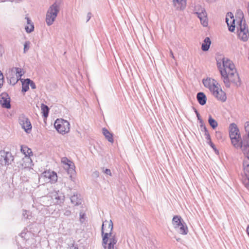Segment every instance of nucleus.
I'll return each instance as SVG.
<instances>
[{
    "label": "nucleus",
    "instance_id": "nucleus-8",
    "mask_svg": "<svg viewBox=\"0 0 249 249\" xmlns=\"http://www.w3.org/2000/svg\"><path fill=\"white\" fill-rule=\"evenodd\" d=\"M13 160L14 157L11 153L3 150L0 151V163L1 164L9 165Z\"/></svg>",
    "mask_w": 249,
    "mask_h": 249
},
{
    "label": "nucleus",
    "instance_id": "nucleus-31",
    "mask_svg": "<svg viewBox=\"0 0 249 249\" xmlns=\"http://www.w3.org/2000/svg\"><path fill=\"white\" fill-rule=\"evenodd\" d=\"M176 230L178 233L183 235H186L188 232V229L186 224L182 225L180 226V227H179Z\"/></svg>",
    "mask_w": 249,
    "mask_h": 249
},
{
    "label": "nucleus",
    "instance_id": "nucleus-14",
    "mask_svg": "<svg viewBox=\"0 0 249 249\" xmlns=\"http://www.w3.org/2000/svg\"><path fill=\"white\" fill-rule=\"evenodd\" d=\"M212 93L217 99L222 102H225L227 97L226 93L218 86L213 90Z\"/></svg>",
    "mask_w": 249,
    "mask_h": 249
},
{
    "label": "nucleus",
    "instance_id": "nucleus-6",
    "mask_svg": "<svg viewBox=\"0 0 249 249\" xmlns=\"http://www.w3.org/2000/svg\"><path fill=\"white\" fill-rule=\"evenodd\" d=\"M57 179V176L55 173L51 171H45L43 172L40 177L39 180L42 181L48 182H55Z\"/></svg>",
    "mask_w": 249,
    "mask_h": 249
},
{
    "label": "nucleus",
    "instance_id": "nucleus-24",
    "mask_svg": "<svg viewBox=\"0 0 249 249\" xmlns=\"http://www.w3.org/2000/svg\"><path fill=\"white\" fill-rule=\"evenodd\" d=\"M25 19H26L27 21V25L25 27L26 31L28 33L32 32L34 29V25L33 23L28 17H26Z\"/></svg>",
    "mask_w": 249,
    "mask_h": 249
},
{
    "label": "nucleus",
    "instance_id": "nucleus-50",
    "mask_svg": "<svg viewBox=\"0 0 249 249\" xmlns=\"http://www.w3.org/2000/svg\"><path fill=\"white\" fill-rule=\"evenodd\" d=\"M217 134H218V135H221L220 133H217Z\"/></svg>",
    "mask_w": 249,
    "mask_h": 249
},
{
    "label": "nucleus",
    "instance_id": "nucleus-4",
    "mask_svg": "<svg viewBox=\"0 0 249 249\" xmlns=\"http://www.w3.org/2000/svg\"><path fill=\"white\" fill-rule=\"evenodd\" d=\"M59 4L54 2L48 9L46 15V22L48 26L52 25L59 12Z\"/></svg>",
    "mask_w": 249,
    "mask_h": 249
},
{
    "label": "nucleus",
    "instance_id": "nucleus-5",
    "mask_svg": "<svg viewBox=\"0 0 249 249\" xmlns=\"http://www.w3.org/2000/svg\"><path fill=\"white\" fill-rule=\"evenodd\" d=\"M54 126L60 133H68L70 130L69 123L63 119H57L54 122Z\"/></svg>",
    "mask_w": 249,
    "mask_h": 249
},
{
    "label": "nucleus",
    "instance_id": "nucleus-20",
    "mask_svg": "<svg viewBox=\"0 0 249 249\" xmlns=\"http://www.w3.org/2000/svg\"><path fill=\"white\" fill-rule=\"evenodd\" d=\"M174 6L177 9L182 10L184 9L186 4V0H173Z\"/></svg>",
    "mask_w": 249,
    "mask_h": 249
},
{
    "label": "nucleus",
    "instance_id": "nucleus-9",
    "mask_svg": "<svg viewBox=\"0 0 249 249\" xmlns=\"http://www.w3.org/2000/svg\"><path fill=\"white\" fill-rule=\"evenodd\" d=\"M53 203L60 205L65 200V196L59 191H53L50 193Z\"/></svg>",
    "mask_w": 249,
    "mask_h": 249
},
{
    "label": "nucleus",
    "instance_id": "nucleus-38",
    "mask_svg": "<svg viewBox=\"0 0 249 249\" xmlns=\"http://www.w3.org/2000/svg\"><path fill=\"white\" fill-rule=\"evenodd\" d=\"M30 42L26 41L24 44V52L25 53L27 50H28L29 48Z\"/></svg>",
    "mask_w": 249,
    "mask_h": 249
},
{
    "label": "nucleus",
    "instance_id": "nucleus-37",
    "mask_svg": "<svg viewBox=\"0 0 249 249\" xmlns=\"http://www.w3.org/2000/svg\"><path fill=\"white\" fill-rule=\"evenodd\" d=\"M3 82H4L3 75L2 73V72H1V71H0V88H1V87L2 86V85L3 84Z\"/></svg>",
    "mask_w": 249,
    "mask_h": 249
},
{
    "label": "nucleus",
    "instance_id": "nucleus-25",
    "mask_svg": "<svg viewBox=\"0 0 249 249\" xmlns=\"http://www.w3.org/2000/svg\"><path fill=\"white\" fill-rule=\"evenodd\" d=\"M211 41L209 37H206L202 44L201 49L203 51H207L209 50Z\"/></svg>",
    "mask_w": 249,
    "mask_h": 249
},
{
    "label": "nucleus",
    "instance_id": "nucleus-13",
    "mask_svg": "<svg viewBox=\"0 0 249 249\" xmlns=\"http://www.w3.org/2000/svg\"><path fill=\"white\" fill-rule=\"evenodd\" d=\"M201 12H196L194 13L199 18L202 25L206 27L208 25V18L207 13L204 8H200Z\"/></svg>",
    "mask_w": 249,
    "mask_h": 249
},
{
    "label": "nucleus",
    "instance_id": "nucleus-2",
    "mask_svg": "<svg viewBox=\"0 0 249 249\" xmlns=\"http://www.w3.org/2000/svg\"><path fill=\"white\" fill-rule=\"evenodd\" d=\"M113 223L111 220H106L102 226V246L104 249H118L116 244L118 239L112 232Z\"/></svg>",
    "mask_w": 249,
    "mask_h": 249
},
{
    "label": "nucleus",
    "instance_id": "nucleus-1",
    "mask_svg": "<svg viewBox=\"0 0 249 249\" xmlns=\"http://www.w3.org/2000/svg\"><path fill=\"white\" fill-rule=\"evenodd\" d=\"M222 62V67L219 62H217V64L225 87L229 88L231 84L237 87L239 86L241 81L234 63L226 57L223 58Z\"/></svg>",
    "mask_w": 249,
    "mask_h": 249
},
{
    "label": "nucleus",
    "instance_id": "nucleus-35",
    "mask_svg": "<svg viewBox=\"0 0 249 249\" xmlns=\"http://www.w3.org/2000/svg\"><path fill=\"white\" fill-rule=\"evenodd\" d=\"M183 220L180 216L176 215L174 216L172 219V224L174 225H177V224L180 223V222L182 221Z\"/></svg>",
    "mask_w": 249,
    "mask_h": 249
},
{
    "label": "nucleus",
    "instance_id": "nucleus-10",
    "mask_svg": "<svg viewBox=\"0 0 249 249\" xmlns=\"http://www.w3.org/2000/svg\"><path fill=\"white\" fill-rule=\"evenodd\" d=\"M19 123L22 128L24 129L27 133H30L32 129V125L28 118L24 115H22L20 116L19 118Z\"/></svg>",
    "mask_w": 249,
    "mask_h": 249
},
{
    "label": "nucleus",
    "instance_id": "nucleus-36",
    "mask_svg": "<svg viewBox=\"0 0 249 249\" xmlns=\"http://www.w3.org/2000/svg\"><path fill=\"white\" fill-rule=\"evenodd\" d=\"M102 172L107 175H108L109 176H112V173H111V170L109 169H105L104 168H103Z\"/></svg>",
    "mask_w": 249,
    "mask_h": 249
},
{
    "label": "nucleus",
    "instance_id": "nucleus-42",
    "mask_svg": "<svg viewBox=\"0 0 249 249\" xmlns=\"http://www.w3.org/2000/svg\"><path fill=\"white\" fill-rule=\"evenodd\" d=\"M92 176L94 178L96 179V178H98L99 177V172L97 171H95L93 172V173H92Z\"/></svg>",
    "mask_w": 249,
    "mask_h": 249
},
{
    "label": "nucleus",
    "instance_id": "nucleus-18",
    "mask_svg": "<svg viewBox=\"0 0 249 249\" xmlns=\"http://www.w3.org/2000/svg\"><path fill=\"white\" fill-rule=\"evenodd\" d=\"M229 135L230 138L240 137L239 129L234 123L231 124L229 126Z\"/></svg>",
    "mask_w": 249,
    "mask_h": 249
},
{
    "label": "nucleus",
    "instance_id": "nucleus-32",
    "mask_svg": "<svg viewBox=\"0 0 249 249\" xmlns=\"http://www.w3.org/2000/svg\"><path fill=\"white\" fill-rule=\"evenodd\" d=\"M208 122L213 129H215L218 125L217 122L211 115L209 116Z\"/></svg>",
    "mask_w": 249,
    "mask_h": 249
},
{
    "label": "nucleus",
    "instance_id": "nucleus-39",
    "mask_svg": "<svg viewBox=\"0 0 249 249\" xmlns=\"http://www.w3.org/2000/svg\"><path fill=\"white\" fill-rule=\"evenodd\" d=\"M29 212L26 210H23L22 212V215L25 219H29V215L28 214Z\"/></svg>",
    "mask_w": 249,
    "mask_h": 249
},
{
    "label": "nucleus",
    "instance_id": "nucleus-15",
    "mask_svg": "<svg viewBox=\"0 0 249 249\" xmlns=\"http://www.w3.org/2000/svg\"><path fill=\"white\" fill-rule=\"evenodd\" d=\"M0 104L3 107L10 108V98L6 93H2L0 95Z\"/></svg>",
    "mask_w": 249,
    "mask_h": 249
},
{
    "label": "nucleus",
    "instance_id": "nucleus-41",
    "mask_svg": "<svg viewBox=\"0 0 249 249\" xmlns=\"http://www.w3.org/2000/svg\"><path fill=\"white\" fill-rule=\"evenodd\" d=\"M185 224V222L183 221V220L181 222H180V223L179 224H177V225H174V228L177 230L178 228L179 227H180V226H181L182 225H183Z\"/></svg>",
    "mask_w": 249,
    "mask_h": 249
},
{
    "label": "nucleus",
    "instance_id": "nucleus-34",
    "mask_svg": "<svg viewBox=\"0 0 249 249\" xmlns=\"http://www.w3.org/2000/svg\"><path fill=\"white\" fill-rule=\"evenodd\" d=\"M41 109L42 112L43 113V115L44 116V117H47L48 115V112L49 110V107L44 104H41Z\"/></svg>",
    "mask_w": 249,
    "mask_h": 249
},
{
    "label": "nucleus",
    "instance_id": "nucleus-27",
    "mask_svg": "<svg viewBox=\"0 0 249 249\" xmlns=\"http://www.w3.org/2000/svg\"><path fill=\"white\" fill-rule=\"evenodd\" d=\"M200 126L204 130L205 135L206 136V139L208 141V143L212 147H213V149H214V145L212 143V142L211 140L210 135L206 127H205V126H204V125H202V124L200 125Z\"/></svg>",
    "mask_w": 249,
    "mask_h": 249
},
{
    "label": "nucleus",
    "instance_id": "nucleus-26",
    "mask_svg": "<svg viewBox=\"0 0 249 249\" xmlns=\"http://www.w3.org/2000/svg\"><path fill=\"white\" fill-rule=\"evenodd\" d=\"M12 73L14 74L16 76L18 77L21 80V77L24 74V71L21 68H15L12 70Z\"/></svg>",
    "mask_w": 249,
    "mask_h": 249
},
{
    "label": "nucleus",
    "instance_id": "nucleus-29",
    "mask_svg": "<svg viewBox=\"0 0 249 249\" xmlns=\"http://www.w3.org/2000/svg\"><path fill=\"white\" fill-rule=\"evenodd\" d=\"M22 82V91L23 92H26L29 89V84L30 82V79H26L25 80L21 79Z\"/></svg>",
    "mask_w": 249,
    "mask_h": 249
},
{
    "label": "nucleus",
    "instance_id": "nucleus-44",
    "mask_svg": "<svg viewBox=\"0 0 249 249\" xmlns=\"http://www.w3.org/2000/svg\"><path fill=\"white\" fill-rule=\"evenodd\" d=\"M64 214L66 216H70L71 214V211L69 210L66 209L64 210Z\"/></svg>",
    "mask_w": 249,
    "mask_h": 249
},
{
    "label": "nucleus",
    "instance_id": "nucleus-40",
    "mask_svg": "<svg viewBox=\"0 0 249 249\" xmlns=\"http://www.w3.org/2000/svg\"><path fill=\"white\" fill-rule=\"evenodd\" d=\"M185 224V222L183 221V220L181 222H180V223L179 224H177V225H174V228L177 230L178 228L179 227H180V226H181L182 225H183Z\"/></svg>",
    "mask_w": 249,
    "mask_h": 249
},
{
    "label": "nucleus",
    "instance_id": "nucleus-46",
    "mask_svg": "<svg viewBox=\"0 0 249 249\" xmlns=\"http://www.w3.org/2000/svg\"><path fill=\"white\" fill-rule=\"evenodd\" d=\"M29 85L31 86V87L32 89H35L36 88V86L35 83L31 80H30V82Z\"/></svg>",
    "mask_w": 249,
    "mask_h": 249
},
{
    "label": "nucleus",
    "instance_id": "nucleus-28",
    "mask_svg": "<svg viewBox=\"0 0 249 249\" xmlns=\"http://www.w3.org/2000/svg\"><path fill=\"white\" fill-rule=\"evenodd\" d=\"M21 151L25 156H30L33 155L32 150L26 146H21Z\"/></svg>",
    "mask_w": 249,
    "mask_h": 249
},
{
    "label": "nucleus",
    "instance_id": "nucleus-7",
    "mask_svg": "<svg viewBox=\"0 0 249 249\" xmlns=\"http://www.w3.org/2000/svg\"><path fill=\"white\" fill-rule=\"evenodd\" d=\"M237 30L239 38L243 41H246L249 36V33L244 22L240 21V24L237 27Z\"/></svg>",
    "mask_w": 249,
    "mask_h": 249
},
{
    "label": "nucleus",
    "instance_id": "nucleus-43",
    "mask_svg": "<svg viewBox=\"0 0 249 249\" xmlns=\"http://www.w3.org/2000/svg\"><path fill=\"white\" fill-rule=\"evenodd\" d=\"M195 112H196V116H197L198 120L199 121V123L201 124V125H202V124L203 125V121L201 119L199 113L197 112V111L196 110H195Z\"/></svg>",
    "mask_w": 249,
    "mask_h": 249
},
{
    "label": "nucleus",
    "instance_id": "nucleus-17",
    "mask_svg": "<svg viewBox=\"0 0 249 249\" xmlns=\"http://www.w3.org/2000/svg\"><path fill=\"white\" fill-rule=\"evenodd\" d=\"M231 142L234 147L236 148H240L243 151V148L246 146H249L248 144H243L241 141V136L235 138H231Z\"/></svg>",
    "mask_w": 249,
    "mask_h": 249
},
{
    "label": "nucleus",
    "instance_id": "nucleus-45",
    "mask_svg": "<svg viewBox=\"0 0 249 249\" xmlns=\"http://www.w3.org/2000/svg\"><path fill=\"white\" fill-rule=\"evenodd\" d=\"M200 8H203L199 5L196 6L195 8L194 13H195L196 12H201Z\"/></svg>",
    "mask_w": 249,
    "mask_h": 249
},
{
    "label": "nucleus",
    "instance_id": "nucleus-47",
    "mask_svg": "<svg viewBox=\"0 0 249 249\" xmlns=\"http://www.w3.org/2000/svg\"><path fill=\"white\" fill-rule=\"evenodd\" d=\"M84 216H85L84 213H83L82 212L80 213V220L82 223L83 222L82 219L84 218Z\"/></svg>",
    "mask_w": 249,
    "mask_h": 249
},
{
    "label": "nucleus",
    "instance_id": "nucleus-22",
    "mask_svg": "<svg viewBox=\"0 0 249 249\" xmlns=\"http://www.w3.org/2000/svg\"><path fill=\"white\" fill-rule=\"evenodd\" d=\"M197 100L201 105H204L207 101V97L203 92H199L197 94Z\"/></svg>",
    "mask_w": 249,
    "mask_h": 249
},
{
    "label": "nucleus",
    "instance_id": "nucleus-12",
    "mask_svg": "<svg viewBox=\"0 0 249 249\" xmlns=\"http://www.w3.org/2000/svg\"><path fill=\"white\" fill-rule=\"evenodd\" d=\"M61 162L63 164L64 168L67 170L68 172L74 171L75 166L74 163L67 158H62L61 159Z\"/></svg>",
    "mask_w": 249,
    "mask_h": 249
},
{
    "label": "nucleus",
    "instance_id": "nucleus-11",
    "mask_svg": "<svg viewBox=\"0 0 249 249\" xmlns=\"http://www.w3.org/2000/svg\"><path fill=\"white\" fill-rule=\"evenodd\" d=\"M202 83L204 87L209 89L212 92L217 87L218 83L214 79L207 77L203 79Z\"/></svg>",
    "mask_w": 249,
    "mask_h": 249
},
{
    "label": "nucleus",
    "instance_id": "nucleus-21",
    "mask_svg": "<svg viewBox=\"0 0 249 249\" xmlns=\"http://www.w3.org/2000/svg\"><path fill=\"white\" fill-rule=\"evenodd\" d=\"M40 201L43 203V205L45 206H49L53 203L50 194L47 196L42 197Z\"/></svg>",
    "mask_w": 249,
    "mask_h": 249
},
{
    "label": "nucleus",
    "instance_id": "nucleus-49",
    "mask_svg": "<svg viewBox=\"0 0 249 249\" xmlns=\"http://www.w3.org/2000/svg\"><path fill=\"white\" fill-rule=\"evenodd\" d=\"M170 56L173 58V59L175 58V57L174 56V54H173V53L172 51H170Z\"/></svg>",
    "mask_w": 249,
    "mask_h": 249
},
{
    "label": "nucleus",
    "instance_id": "nucleus-23",
    "mask_svg": "<svg viewBox=\"0 0 249 249\" xmlns=\"http://www.w3.org/2000/svg\"><path fill=\"white\" fill-rule=\"evenodd\" d=\"M71 202L74 205H79L81 204L80 196L77 194H74L71 197Z\"/></svg>",
    "mask_w": 249,
    "mask_h": 249
},
{
    "label": "nucleus",
    "instance_id": "nucleus-30",
    "mask_svg": "<svg viewBox=\"0 0 249 249\" xmlns=\"http://www.w3.org/2000/svg\"><path fill=\"white\" fill-rule=\"evenodd\" d=\"M103 133L106 138L110 142H113V139L112 137V134L110 133L107 129L106 128H103L102 129Z\"/></svg>",
    "mask_w": 249,
    "mask_h": 249
},
{
    "label": "nucleus",
    "instance_id": "nucleus-33",
    "mask_svg": "<svg viewBox=\"0 0 249 249\" xmlns=\"http://www.w3.org/2000/svg\"><path fill=\"white\" fill-rule=\"evenodd\" d=\"M20 80L14 74L11 73V76H9L10 83L13 85H15Z\"/></svg>",
    "mask_w": 249,
    "mask_h": 249
},
{
    "label": "nucleus",
    "instance_id": "nucleus-48",
    "mask_svg": "<svg viewBox=\"0 0 249 249\" xmlns=\"http://www.w3.org/2000/svg\"><path fill=\"white\" fill-rule=\"evenodd\" d=\"M91 18V14L89 13L87 16V22H88Z\"/></svg>",
    "mask_w": 249,
    "mask_h": 249
},
{
    "label": "nucleus",
    "instance_id": "nucleus-16",
    "mask_svg": "<svg viewBox=\"0 0 249 249\" xmlns=\"http://www.w3.org/2000/svg\"><path fill=\"white\" fill-rule=\"evenodd\" d=\"M226 22L229 27L230 31L233 32L235 30V19H234L233 15L231 13H228L227 14Z\"/></svg>",
    "mask_w": 249,
    "mask_h": 249
},
{
    "label": "nucleus",
    "instance_id": "nucleus-3",
    "mask_svg": "<svg viewBox=\"0 0 249 249\" xmlns=\"http://www.w3.org/2000/svg\"><path fill=\"white\" fill-rule=\"evenodd\" d=\"M244 128L246 134L244 137V140L247 138L249 139V122H245ZM243 152L245 156L243 162V169L244 175L243 183L245 187L249 190V146L244 147L243 148Z\"/></svg>",
    "mask_w": 249,
    "mask_h": 249
},
{
    "label": "nucleus",
    "instance_id": "nucleus-19",
    "mask_svg": "<svg viewBox=\"0 0 249 249\" xmlns=\"http://www.w3.org/2000/svg\"><path fill=\"white\" fill-rule=\"evenodd\" d=\"M33 165L32 160L30 156H24L22 159L21 166L24 168H31Z\"/></svg>",
    "mask_w": 249,
    "mask_h": 249
}]
</instances>
